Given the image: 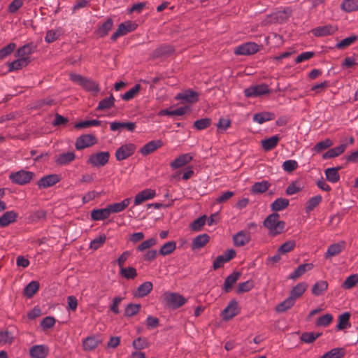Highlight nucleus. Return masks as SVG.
Wrapping results in <instances>:
<instances>
[{"mask_svg": "<svg viewBox=\"0 0 358 358\" xmlns=\"http://www.w3.org/2000/svg\"><path fill=\"white\" fill-rule=\"evenodd\" d=\"M279 217V214L274 213L268 215L264 222V225L272 235L280 234L285 228V222L280 221Z\"/></svg>", "mask_w": 358, "mask_h": 358, "instance_id": "f257e3e1", "label": "nucleus"}, {"mask_svg": "<svg viewBox=\"0 0 358 358\" xmlns=\"http://www.w3.org/2000/svg\"><path fill=\"white\" fill-rule=\"evenodd\" d=\"M269 92V87L266 84L252 85L244 91L245 96L248 98L260 96Z\"/></svg>", "mask_w": 358, "mask_h": 358, "instance_id": "f03ea898", "label": "nucleus"}, {"mask_svg": "<svg viewBox=\"0 0 358 358\" xmlns=\"http://www.w3.org/2000/svg\"><path fill=\"white\" fill-rule=\"evenodd\" d=\"M136 27L137 24L131 21H127L121 23L115 32H114L111 36V40L116 41L120 36L134 31L136 29Z\"/></svg>", "mask_w": 358, "mask_h": 358, "instance_id": "7ed1b4c3", "label": "nucleus"}, {"mask_svg": "<svg viewBox=\"0 0 358 358\" xmlns=\"http://www.w3.org/2000/svg\"><path fill=\"white\" fill-rule=\"evenodd\" d=\"M34 174L32 172L21 170L10 175V179L13 182L18 185H24L29 182Z\"/></svg>", "mask_w": 358, "mask_h": 358, "instance_id": "20e7f679", "label": "nucleus"}, {"mask_svg": "<svg viewBox=\"0 0 358 358\" xmlns=\"http://www.w3.org/2000/svg\"><path fill=\"white\" fill-rule=\"evenodd\" d=\"M291 15L292 10L289 8H285L282 10H278L268 16L265 24L273 22L282 23L286 21L291 16Z\"/></svg>", "mask_w": 358, "mask_h": 358, "instance_id": "39448f33", "label": "nucleus"}, {"mask_svg": "<svg viewBox=\"0 0 358 358\" xmlns=\"http://www.w3.org/2000/svg\"><path fill=\"white\" fill-rule=\"evenodd\" d=\"M136 149V147L133 143L122 145L116 150L115 157L117 161L126 159L134 153Z\"/></svg>", "mask_w": 358, "mask_h": 358, "instance_id": "423d86ee", "label": "nucleus"}, {"mask_svg": "<svg viewBox=\"0 0 358 358\" xmlns=\"http://www.w3.org/2000/svg\"><path fill=\"white\" fill-rule=\"evenodd\" d=\"M259 50V45L255 43L248 42L237 46L234 53L237 55H250Z\"/></svg>", "mask_w": 358, "mask_h": 358, "instance_id": "0eeeda50", "label": "nucleus"}, {"mask_svg": "<svg viewBox=\"0 0 358 358\" xmlns=\"http://www.w3.org/2000/svg\"><path fill=\"white\" fill-rule=\"evenodd\" d=\"M109 157L108 152H99L92 155L89 158L88 162L93 166H103L108 163Z\"/></svg>", "mask_w": 358, "mask_h": 358, "instance_id": "6e6552de", "label": "nucleus"}, {"mask_svg": "<svg viewBox=\"0 0 358 358\" xmlns=\"http://www.w3.org/2000/svg\"><path fill=\"white\" fill-rule=\"evenodd\" d=\"M96 142V137L92 134H84L78 137L76 142V148L78 150L90 147Z\"/></svg>", "mask_w": 358, "mask_h": 358, "instance_id": "1a4fd4ad", "label": "nucleus"}, {"mask_svg": "<svg viewBox=\"0 0 358 358\" xmlns=\"http://www.w3.org/2000/svg\"><path fill=\"white\" fill-rule=\"evenodd\" d=\"M165 298L169 306L173 308H180L187 301L186 299L177 293H168Z\"/></svg>", "mask_w": 358, "mask_h": 358, "instance_id": "9d476101", "label": "nucleus"}, {"mask_svg": "<svg viewBox=\"0 0 358 358\" xmlns=\"http://www.w3.org/2000/svg\"><path fill=\"white\" fill-rule=\"evenodd\" d=\"M239 313L238 304L236 301H231L222 310V317L224 320H229Z\"/></svg>", "mask_w": 358, "mask_h": 358, "instance_id": "9b49d317", "label": "nucleus"}, {"mask_svg": "<svg viewBox=\"0 0 358 358\" xmlns=\"http://www.w3.org/2000/svg\"><path fill=\"white\" fill-rule=\"evenodd\" d=\"M60 180L59 175L50 174L41 178L38 182V185L40 188H48L59 182Z\"/></svg>", "mask_w": 358, "mask_h": 358, "instance_id": "f8f14e48", "label": "nucleus"}, {"mask_svg": "<svg viewBox=\"0 0 358 358\" xmlns=\"http://www.w3.org/2000/svg\"><path fill=\"white\" fill-rule=\"evenodd\" d=\"M176 99L182 100L189 103H194L198 101L199 94L192 90H187L178 93L176 95Z\"/></svg>", "mask_w": 358, "mask_h": 358, "instance_id": "ddd939ff", "label": "nucleus"}, {"mask_svg": "<svg viewBox=\"0 0 358 358\" xmlns=\"http://www.w3.org/2000/svg\"><path fill=\"white\" fill-rule=\"evenodd\" d=\"M155 196V190L151 189H144L136 195L135 199H134V205L135 206L140 205L143 202L154 198Z\"/></svg>", "mask_w": 358, "mask_h": 358, "instance_id": "4468645a", "label": "nucleus"}, {"mask_svg": "<svg viewBox=\"0 0 358 358\" xmlns=\"http://www.w3.org/2000/svg\"><path fill=\"white\" fill-rule=\"evenodd\" d=\"M251 240V235L249 231H241L234 236V242L236 246H243L248 244Z\"/></svg>", "mask_w": 358, "mask_h": 358, "instance_id": "2eb2a0df", "label": "nucleus"}, {"mask_svg": "<svg viewBox=\"0 0 358 358\" xmlns=\"http://www.w3.org/2000/svg\"><path fill=\"white\" fill-rule=\"evenodd\" d=\"M193 159V156L189 153L182 154L171 163L173 169L182 167Z\"/></svg>", "mask_w": 358, "mask_h": 358, "instance_id": "dca6fc26", "label": "nucleus"}, {"mask_svg": "<svg viewBox=\"0 0 358 358\" xmlns=\"http://www.w3.org/2000/svg\"><path fill=\"white\" fill-rule=\"evenodd\" d=\"M18 214L13 211H7L0 217V227H5L15 222Z\"/></svg>", "mask_w": 358, "mask_h": 358, "instance_id": "f3484780", "label": "nucleus"}, {"mask_svg": "<svg viewBox=\"0 0 358 358\" xmlns=\"http://www.w3.org/2000/svg\"><path fill=\"white\" fill-rule=\"evenodd\" d=\"M336 31V28L331 24L320 26L313 29V34L316 36H326L333 34Z\"/></svg>", "mask_w": 358, "mask_h": 358, "instance_id": "a211bd4d", "label": "nucleus"}, {"mask_svg": "<svg viewBox=\"0 0 358 358\" xmlns=\"http://www.w3.org/2000/svg\"><path fill=\"white\" fill-rule=\"evenodd\" d=\"M110 128L113 131H120L123 129H126L132 132L136 128V124L134 122H113L110 124Z\"/></svg>", "mask_w": 358, "mask_h": 358, "instance_id": "6ab92c4d", "label": "nucleus"}, {"mask_svg": "<svg viewBox=\"0 0 358 358\" xmlns=\"http://www.w3.org/2000/svg\"><path fill=\"white\" fill-rule=\"evenodd\" d=\"M110 215L108 206L104 208L94 209L91 212V218L94 221L104 220Z\"/></svg>", "mask_w": 358, "mask_h": 358, "instance_id": "aec40b11", "label": "nucleus"}, {"mask_svg": "<svg viewBox=\"0 0 358 358\" xmlns=\"http://www.w3.org/2000/svg\"><path fill=\"white\" fill-rule=\"evenodd\" d=\"M30 355L33 358H45L48 354V348L43 345H38L30 349Z\"/></svg>", "mask_w": 358, "mask_h": 358, "instance_id": "412c9836", "label": "nucleus"}, {"mask_svg": "<svg viewBox=\"0 0 358 358\" xmlns=\"http://www.w3.org/2000/svg\"><path fill=\"white\" fill-rule=\"evenodd\" d=\"M162 146V142L160 140L151 141L146 143L141 149V153L143 155H148L150 153L155 151L157 149Z\"/></svg>", "mask_w": 358, "mask_h": 358, "instance_id": "4be33fe9", "label": "nucleus"}, {"mask_svg": "<svg viewBox=\"0 0 358 358\" xmlns=\"http://www.w3.org/2000/svg\"><path fill=\"white\" fill-rule=\"evenodd\" d=\"M30 59H23L18 57V59L10 63H8V71L12 72L22 69V68L27 66L30 63Z\"/></svg>", "mask_w": 358, "mask_h": 358, "instance_id": "5701e85b", "label": "nucleus"}, {"mask_svg": "<svg viewBox=\"0 0 358 358\" xmlns=\"http://www.w3.org/2000/svg\"><path fill=\"white\" fill-rule=\"evenodd\" d=\"M131 199L127 198L120 203H115L108 206L110 213H117L123 211L130 204Z\"/></svg>", "mask_w": 358, "mask_h": 358, "instance_id": "b1692460", "label": "nucleus"}, {"mask_svg": "<svg viewBox=\"0 0 358 358\" xmlns=\"http://www.w3.org/2000/svg\"><path fill=\"white\" fill-rule=\"evenodd\" d=\"M34 47L31 43H27L17 49L15 56L23 59H30L29 56L34 52Z\"/></svg>", "mask_w": 358, "mask_h": 358, "instance_id": "393cba45", "label": "nucleus"}, {"mask_svg": "<svg viewBox=\"0 0 358 358\" xmlns=\"http://www.w3.org/2000/svg\"><path fill=\"white\" fill-rule=\"evenodd\" d=\"M101 343V339L98 336H89L86 338L83 342V348L86 351L94 350Z\"/></svg>", "mask_w": 358, "mask_h": 358, "instance_id": "a878e982", "label": "nucleus"}, {"mask_svg": "<svg viewBox=\"0 0 358 358\" xmlns=\"http://www.w3.org/2000/svg\"><path fill=\"white\" fill-rule=\"evenodd\" d=\"M75 157L73 152H64L56 157L55 162L59 165H66L73 161Z\"/></svg>", "mask_w": 358, "mask_h": 358, "instance_id": "bb28decb", "label": "nucleus"}, {"mask_svg": "<svg viewBox=\"0 0 358 358\" xmlns=\"http://www.w3.org/2000/svg\"><path fill=\"white\" fill-rule=\"evenodd\" d=\"M280 138L278 135H274L262 141V146L265 151L273 150L278 145Z\"/></svg>", "mask_w": 358, "mask_h": 358, "instance_id": "cd10ccee", "label": "nucleus"}, {"mask_svg": "<svg viewBox=\"0 0 358 358\" xmlns=\"http://www.w3.org/2000/svg\"><path fill=\"white\" fill-rule=\"evenodd\" d=\"M346 148H347V144L343 143L337 147L329 149L327 152H326L323 155V159L334 158L337 156H339L341 154H342L345 150Z\"/></svg>", "mask_w": 358, "mask_h": 358, "instance_id": "c85d7f7f", "label": "nucleus"}, {"mask_svg": "<svg viewBox=\"0 0 358 358\" xmlns=\"http://www.w3.org/2000/svg\"><path fill=\"white\" fill-rule=\"evenodd\" d=\"M341 169V166L327 169L324 173L328 181L332 183L338 182L340 179L338 171Z\"/></svg>", "mask_w": 358, "mask_h": 358, "instance_id": "c756f323", "label": "nucleus"}, {"mask_svg": "<svg viewBox=\"0 0 358 358\" xmlns=\"http://www.w3.org/2000/svg\"><path fill=\"white\" fill-rule=\"evenodd\" d=\"M275 118V115L270 112H262L253 115L252 120L258 124H263Z\"/></svg>", "mask_w": 358, "mask_h": 358, "instance_id": "7c9ffc66", "label": "nucleus"}, {"mask_svg": "<svg viewBox=\"0 0 358 358\" xmlns=\"http://www.w3.org/2000/svg\"><path fill=\"white\" fill-rule=\"evenodd\" d=\"M306 282H300L297 284L290 292L289 296L295 301L296 299L301 297L307 289Z\"/></svg>", "mask_w": 358, "mask_h": 358, "instance_id": "2f4dec72", "label": "nucleus"}, {"mask_svg": "<svg viewBox=\"0 0 358 358\" xmlns=\"http://www.w3.org/2000/svg\"><path fill=\"white\" fill-rule=\"evenodd\" d=\"M345 247L344 242H340L331 245L325 254V257L329 258L338 255Z\"/></svg>", "mask_w": 358, "mask_h": 358, "instance_id": "473e14b6", "label": "nucleus"}, {"mask_svg": "<svg viewBox=\"0 0 358 358\" xmlns=\"http://www.w3.org/2000/svg\"><path fill=\"white\" fill-rule=\"evenodd\" d=\"M289 201L285 198H278L271 205L273 211H281L289 206Z\"/></svg>", "mask_w": 358, "mask_h": 358, "instance_id": "72a5a7b5", "label": "nucleus"}, {"mask_svg": "<svg viewBox=\"0 0 358 358\" xmlns=\"http://www.w3.org/2000/svg\"><path fill=\"white\" fill-rule=\"evenodd\" d=\"M241 276V273L238 272H234L229 275L224 281V289L226 292L231 291L233 285L237 282Z\"/></svg>", "mask_w": 358, "mask_h": 358, "instance_id": "f704fd0d", "label": "nucleus"}, {"mask_svg": "<svg viewBox=\"0 0 358 358\" xmlns=\"http://www.w3.org/2000/svg\"><path fill=\"white\" fill-rule=\"evenodd\" d=\"M313 266L312 264H303L299 265L296 269L289 275L290 279H296L304 274L306 271H310L313 268Z\"/></svg>", "mask_w": 358, "mask_h": 358, "instance_id": "c9c22d12", "label": "nucleus"}, {"mask_svg": "<svg viewBox=\"0 0 358 358\" xmlns=\"http://www.w3.org/2000/svg\"><path fill=\"white\" fill-rule=\"evenodd\" d=\"M209 236L206 234H201L194 238L192 243L193 249H200L209 241Z\"/></svg>", "mask_w": 358, "mask_h": 358, "instance_id": "e433bc0d", "label": "nucleus"}, {"mask_svg": "<svg viewBox=\"0 0 358 358\" xmlns=\"http://www.w3.org/2000/svg\"><path fill=\"white\" fill-rule=\"evenodd\" d=\"M115 103V98L113 94H110L108 97H106L99 101L96 110H103L112 108Z\"/></svg>", "mask_w": 358, "mask_h": 358, "instance_id": "4c0bfd02", "label": "nucleus"}, {"mask_svg": "<svg viewBox=\"0 0 358 358\" xmlns=\"http://www.w3.org/2000/svg\"><path fill=\"white\" fill-rule=\"evenodd\" d=\"M342 10L350 13L358 10V0H344L341 6Z\"/></svg>", "mask_w": 358, "mask_h": 358, "instance_id": "58836bf2", "label": "nucleus"}, {"mask_svg": "<svg viewBox=\"0 0 358 358\" xmlns=\"http://www.w3.org/2000/svg\"><path fill=\"white\" fill-rule=\"evenodd\" d=\"M350 317V314L349 313H344L339 315L338 317V323L337 324V329L339 330L345 329L348 327H350V323L349 322Z\"/></svg>", "mask_w": 358, "mask_h": 358, "instance_id": "ea45409f", "label": "nucleus"}, {"mask_svg": "<svg viewBox=\"0 0 358 358\" xmlns=\"http://www.w3.org/2000/svg\"><path fill=\"white\" fill-rule=\"evenodd\" d=\"M328 288V283L325 280L317 282L312 287V293L315 296H320Z\"/></svg>", "mask_w": 358, "mask_h": 358, "instance_id": "a19ab883", "label": "nucleus"}, {"mask_svg": "<svg viewBox=\"0 0 358 358\" xmlns=\"http://www.w3.org/2000/svg\"><path fill=\"white\" fill-rule=\"evenodd\" d=\"M153 285L151 282H145L141 284L137 289L136 296L143 297L148 295L152 289Z\"/></svg>", "mask_w": 358, "mask_h": 358, "instance_id": "79ce46f5", "label": "nucleus"}, {"mask_svg": "<svg viewBox=\"0 0 358 358\" xmlns=\"http://www.w3.org/2000/svg\"><path fill=\"white\" fill-rule=\"evenodd\" d=\"M120 274L124 277V278L129 279H134L137 276L136 269L134 267H122L120 268Z\"/></svg>", "mask_w": 358, "mask_h": 358, "instance_id": "37998d69", "label": "nucleus"}, {"mask_svg": "<svg viewBox=\"0 0 358 358\" xmlns=\"http://www.w3.org/2000/svg\"><path fill=\"white\" fill-rule=\"evenodd\" d=\"M270 185V183L266 180L257 182L252 185V191L255 194L264 193L269 188Z\"/></svg>", "mask_w": 358, "mask_h": 358, "instance_id": "c03bdc74", "label": "nucleus"}, {"mask_svg": "<svg viewBox=\"0 0 358 358\" xmlns=\"http://www.w3.org/2000/svg\"><path fill=\"white\" fill-rule=\"evenodd\" d=\"M322 198L320 195H317L311 197L306 203V213H310L314 210L322 201Z\"/></svg>", "mask_w": 358, "mask_h": 358, "instance_id": "a18cd8bd", "label": "nucleus"}, {"mask_svg": "<svg viewBox=\"0 0 358 358\" xmlns=\"http://www.w3.org/2000/svg\"><path fill=\"white\" fill-rule=\"evenodd\" d=\"M295 303V301L292 299V297L289 296L285 301L279 303L275 310L278 313H283L289 308H291Z\"/></svg>", "mask_w": 358, "mask_h": 358, "instance_id": "49530a36", "label": "nucleus"}, {"mask_svg": "<svg viewBox=\"0 0 358 358\" xmlns=\"http://www.w3.org/2000/svg\"><path fill=\"white\" fill-rule=\"evenodd\" d=\"M39 283L37 281H31L24 289V294L26 296L31 298L38 291Z\"/></svg>", "mask_w": 358, "mask_h": 358, "instance_id": "de8ad7c7", "label": "nucleus"}, {"mask_svg": "<svg viewBox=\"0 0 358 358\" xmlns=\"http://www.w3.org/2000/svg\"><path fill=\"white\" fill-rule=\"evenodd\" d=\"M113 25V20L111 19H108L104 23H103L99 28L97 31V34L100 37H103L108 34L109 31L112 29Z\"/></svg>", "mask_w": 358, "mask_h": 358, "instance_id": "09e8293b", "label": "nucleus"}, {"mask_svg": "<svg viewBox=\"0 0 358 358\" xmlns=\"http://www.w3.org/2000/svg\"><path fill=\"white\" fill-rule=\"evenodd\" d=\"M345 355L343 348H334L325 353L321 358H341Z\"/></svg>", "mask_w": 358, "mask_h": 358, "instance_id": "8fccbe9b", "label": "nucleus"}, {"mask_svg": "<svg viewBox=\"0 0 358 358\" xmlns=\"http://www.w3.org/2000/svg\"><path fill=\"white\" fill-rule=\"evenodd\" d=\"M333 145V142L329 138H327L322 141L317 143L313 148L315 152L320 153L323 150L330 148Z\"/></svg>", "mask_w": 358, "mask_h": 358, "instance_id": "3c124183", "label": "nucleus"}, {"mask_svg": "<svg viewBox=\"0 0 358 358\" xmlns=\"http://www.w3.org/2000/svg\"><path fill=\"white\" fill-rule=\"evenodd\" d=\"M106 241V236L105 234H101L90 242V248L94 250H96L105 243Z\"/></svg>", "mask_w": 358, "mask_h": 358, "instance_id": "603ef678", "label": "nucleus"}, {"mask_svg": "<svg viewBox=\"0 0 358 358\" xmlns=\"http://www.w3.org/2000/svg\"><path fill=\"white\" fill-rule=\"evenodd\" d=\"M141 85L136 84L127 92L122 95V99L124 101H129L132 99L141 90Z\"/></svg>", "mask_w": 358, "mask_h": 358, "instance_id": "864d4df0", "label": "nucleus"}, {"mask_svg": "<svg viewBox=\"0 0 358 358\" xmlns=\"http://www.w3.org/2000/svg\"><path fill=\"white\" fill-rule=\"evenodd\" d=\"M176 248V243L175 241H169L163 245L159 250L162 255H168L173 252Z\"/></svg>", "mask_w": 358, "mask_h": 358, "instance_id": "5fc2aeb1", "label": "nucleus"}, {"mask_svg": "<svg viewBox=\"0 0 358 358\" xmlns=\"http://www.w3.org/2000/svg\"><path fill=\"white\" fill-rule=\"evenodd\" d=\"M357 37L356 36H351L349 37H347L343 40H341L340 42H338L336 45V48L338 49H345L350 45H351L353 43H355L357 40Z\"/></svg>", "mask_w": 358, "mask_h": 358, "instance_id": "6e6d98bb", "label": "nucleus"}, {"mask_svg": "<svg viewBox=\"0 0 358 358\" xmlns=\"http://www.w3.org/2000/svg\"><path fill=\"white\" fill-rule=\"evenodd\" d=\"M82 87L86 90L97 93L99 91V85L92 80L85 79Z\"/></svg>", "mask_w": 358, "mask_h": 358, "instance_id": "4d7b16f0", "label": "nucleus"}, {"mask_svg": "<svg viewBox=\"0 0 358 358\" xmlns=\"http://www.w3.org/2000/svg\"><path fill=\"white\" fill-rule=\"evenodd\" d=\"M157 244V238H151L148 240L143 241L136 248L138 251H144L147 249L150 248L151 247Z\"/></svg>", "mask_w": 358, "mask_h": 358, "instance_id": "13d9d810", "label": "nucleus"}, {"mask_svg": "<svg viewBox=\"0 0 358 358\" xmlns=\"http://www.w3.org/2000/svg\"><path fill=\"white\" fill-rule=\"evenodd\" d=\"M15 48L16 44L15 43H10L8 45L1 48L0 50V60L10 55L14 51Z\"/></svg>", "mask_w": 358, "mask_h": 358, "instance_id": "bf43d9fd", "label": "nucleus"}, {"mask_svg": "<svg viewBox=\"0 0 358 358\" xmlns=\"http://www.w3.org/2000/svg\"><path fill=\"white\" fill-rule=\"evenodd\" d=\"M358 282V275L354 274L348 276L343 284V287L345 289L353 287Z\"/></svg>", "mask_w": 358, "mask_h": 358, "instance_id": "052dcab7", "label": "nucleus"}, {"mask_svg": "<svg viewBox=\"0 0 358 358\" xmlns=\"http://www.w3.org/2000/svg\"><path fill=\"white\" fill-rule=\"evenodd\" d=\"M60 34H61V32L59 30H54V29L49 30L46 34V36L45 37V42H47L48 43H52L55 41H56L57 39H58Z\"/></svg>", "mask_w": 358, "mask_h": 358, "instance_id": "680f3d73", "label": "nucleus"}, {"mask_svg": "<svg viewBox=\"0 0 358 358\" xmlns=\"http://www.w3.org/2000/svg\"><path fill=\"white\" fill-rule=\"evenodd\" d=\"M296 243L294 241H289L282 244L278 252L280 254H285L292 251L295 248Z\"/></svg>", "mask_w": 358, "mask_h": 358, "instance_id": "e2e57ef3", "label": "nucleus"}, {"mask_svg": "<svg viewBox=\"0 0 358 358\" xmlns=\"http://www.w3.org/2000/svg\"><path fill=\"white\" fill-rule=\"evenodd\" d=\"M321 334H315L314 332H306L301 335V339L303 342L306 343H313L315 341Z\"/></svg>", "mask_w": 358, "mask_h": 358, "instance_id": "0e129e2a", "label": "nucleus"}, {"mask_svg": "<svg viewBox=\"0 0 358 358\" xmlns=\"http://www.w3.org/2000/svg\"><path fill=\"white\" fill-rule=\"evenodd\" d=\"M332 320L333 316L331 314H325L317 319L316 325L320 327H327L331 322Z\"/></svg>", "mask_w": 358, "mask_h": 358, "instance_id": "69168bd1", "label": "nucleus"}, {"mask_svg": "<svg viewBox=\"0 0 358 358\" xmlns=\"http://www.w3.org/2000/svg\"><path fill=\"white\" fill-rule=\"evenodd\" d=\"M133 347L136 350H143L148 347V343L145 338H138L133 341Z\"/></svg>", "mask_w": 358, "mask_h": 358, "instance_id": "338daca9", "label": "nucleus"}, {"mask_svg": "<svg viewBox=\"0 0 358 358\" xmlns=\"http://www.w3.org/2000/svg\"><path fill=\"white\" fill-rule=\"evenodd\" d=\"M282 168L287 172H292L298 168V163L295 160L289 159L283 162Z\"/></svg>", "mask_w": 358, "mask_h": 358, "instance_id": "774afa93", "label": "nucleus"}]
</instances>
